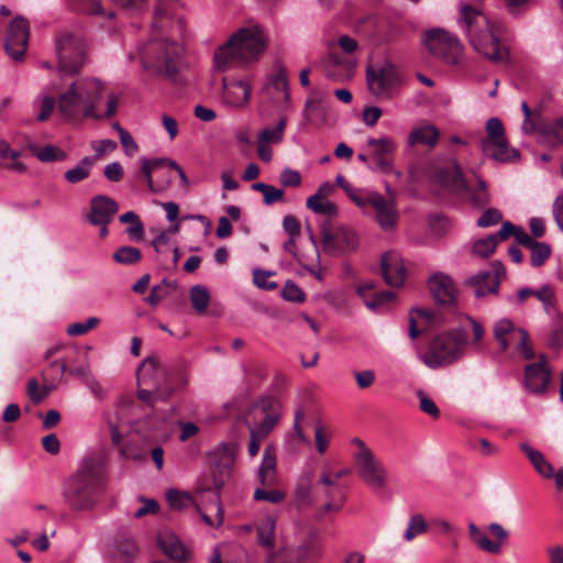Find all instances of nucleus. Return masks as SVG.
Listing matches in <instances>:
<instances>
[{
	"instance_id": "nucleus-49",
	"label": "nucleus",
	"mask_w": 563,
	"mask_h": 563,
	"mask_svg": "<svg viewBox=\"0 0 563 563\" xmlns=\"http://www.w3.org/2000/svg\"><path fill=\"white\" fill-rule=\"evenodd\" d=\"M497 244V235L489 234L473 244V252L478 256L488 257L495 252Z\"/></svg>"
},
{
	"instance_id": "nucleus-57",
	"label": "nucleus",
	"mask_w": 563,
	"mask_h": 563,
	"mask_svg": "<svg viewBox=\"0 0 563 563\" xmlns=\"http://www.w3.org/2000/svg\"><path fill=\"white\" fill-rule=\"evenodd\" d=\"M286 498V494L283 490L274 489V490H265L262 488H257L254 492L255 500H265L271 504H279L284 501Z\"/></svg>"
},
{
	"instance_id": "nucleus-51",
	"label": "nucleus",
	"mask_w": 563,
	"mask_h": 563,
	"mask_svg": "<svg viewBox=\"0 0 563 563\" xmlns=\"http://www.w3.org/2000/svg\"><path fill=\"white\" fill-rule=\"evenodd\" d=\"M529 250L531 251L530 261L533 267L543 265L551 254L550 245L544 242L536 241Z\"/></svg>"
},
{
	"instance_id": "nucleus-9",
	"label": "nucleus",
	"mask_w": 563,
	"mask_h": 563,
	"mask_svg": "<svg viewBox=\"0 0 563 563\" xmlns=\"http://www.w3.org/2000/svg\"><path fill=\"white\" fill-rule=\"evenodd\" d=\"M57 68L62 74L76 75L85 63V44L80 38L64 34L56 40Z\"/></svg>"
},
{
	"instance_id": "nucleus-26",
	"label": "nucleus",
	"mask_w": 563,
	"mask_h": 563,
	"mask_svg": "<svg viewBox=\"0 0 563 563\" xmlns=\"http://www.w3.org/2000/svg\"><path fill=\"white\" fill-rule=\"evenodd\" d=\"M382 271L387 285L399 287L406 279V268L399 253L387 252L382 257Z\"/></svg>"
},
{
	"instance_id": "nucleus-63",
	"label": "nucleus",
	"mask_w": 563,
	"mask_h": 563,
	"mask_svg": "<svg viewBox=\"0 0 563 563\" xmlns=\"http://www.w3.org/2000/svg\"><path fill=\"white\" fill-rule=\"evenodd\" d=\"M279 181L284 187H298L301 184V176L297 170L284 168L279 175Z\"/></svg>"
},
{
	"instance_id": "nucleus-31",
	"label": "nucleus",
	"mask_w": 563,
	"mask_h": 563,
	"mask_svg": "<svg viewBox=\"0 0 563 563\" xmlns=\"http://www.w3.org/2000/svg\"><path fill=\"white\" fill-rule=\"evenodd\" d=\"M498 273L483 271L467 279V285L474 288L476 297L496 294L499 287Z\"/></svg>"
},
{
	"instance_id": "nucleus-58",
	"label": "nucleus",
	"mask_w": 563,
	"mask_h": 563,
	"mask_svg": "<svg viewBox=\"0 0 563 563\" xmlns=\"http://www.w3.org/2000/svg\"><path fill=\"white\" fill-rule=\"evenodd\" d=\"M503 219V214L498 209L488 208L484 211V213L477 219L476 224L479 228H488L499 223Z\"/></svg>"
},
{
	"instance_id": "nucleus-15",
	"label": "nucleus",
	"mask_w": 563,
	"mask_h": 563,
	"mask_svg": "<svg viewBox=\"0 0 563 563\" xmlns=\"http://www.w3.org/2000/svg\"><path fill=\"white\" fill-rule=\"evenodd\" d=\"M166 167H170L178 174L184 186L188 185L189 181H188V178H187L184 169L175 161L169 159V158H152V159H150V158L143 157V158H141V172L146 180V184H147V187L150 188V190L163 191L170 185L172 177H167L165 180L157 181V183H154L152 179L153 173L165 172Z\"/></svg>"
},
{
	"instance_id": "nucleus-7",
	"label": "nucleus",
	"mask_w": 563,
	"mask_h": 563,
	"mask_svg": "<svg viewBox=\"0 0 563 563\" xmlns=\"http://www.w3.org/2000/svg\"><path fill=\"white\" fill-rule=\"evenodd\" d=\"M282 412V405L277 398L273 396L258 398L249 411L251 418L249 431L266 438L279 423Z\"/></svg>"
},
{
	"instance_id": "nucleus-27",
	"label": "nucleus",
	"mask_w": 563,
	"mask_h": 563,
	"mask_svg": "<svg viewBox=\"0 0 563 563\" xmlns=\"http://www.w3.org/2000/svg\"><path fill=\"white\" fill-rule=\"evenodd\" d=\"M325 98L327 93L321 90L313 89L310 92L303 108V115L310 124L322 125L327 122L328 106L324 102Z\"/></svg>"
},
{
	"instance_id": "nucleus-60",
	"label": "nucleus",
	"mask_w": 563,
	"mask_h": 563,
	"mask_svg": "<svg viewBox=\"0 0 563 563\" xmlns=\"http://www.w3.org/2000/svg\"><path fill=\"white\" fill-rule=\"evenodd\" d=\"M271 275H272L271 272H266V271L256 268L253 271V282L261 289H265V290L275 289L277 287V283L268 280Z\"/></svg>"
},
{
	"instance_id": "nucleus-6",
	"label": "nucleus",
	"mask_w": 563,
	"mask_h": 563,
	"mask_svg": "<svg viewBox=\"0 0 563 563\" xmlns=\"http://www.w3.org/2000/svg\"><path fill=\"white\" fill-rule=\"evenodd\" d=\"M183 48L175 42L157 40L148 43L141 53L142 64L146 69L173 78L179 69Z\"/></svg>"
},
{
	"instance_id": "nucleus-32",
	"label": "nucleus",
	"mask_w": 563,
	"mask_h": 563,
	"mask_svg": "<svg viewBox=\"0 0 563 563\" xmlns=\"http://www.w3.org/2000/svg\"><path fill=\"white\" fill-rule=\"evenodd\" d=\"M239 446L234 442H222L209 453L216 465L231 470L234 464Z\"/></svg>"
},
{
	"instance_id": "nucleus-28",
	"label": "nucleus",
	"mask_w": 563,
	"mask_h": 563,
	"mask_svg": "<svg viewBox=\"0 0 563 563\" xmlns=\"http://www.w3.org/2000/svg\"><path fill=\"white\" fill-rule=\"evenodd\" d=\"M223 85V99L224 101L234 108H242L249 103L252 88L246 81L231 80L228 81L225 78L222 81Z\"/></svg>"
},
{
	"instance_id": "nucleus-4",
	"label": "nucleus",
	"mask_w": 563,
	"mask_h": 563,
	"mask_svg": "<svg viewBox=\"0 0 563 563\" xmlns=\"http://www.w3.org/2000/svg\"><path fill=\"white\" fill-rule=\"evenodd\" d=\"M102 82L97 78H81L71 81L67 89L58 95L59 112L69 119L77 117L101 118L96 107L101 100Z\"/></svg>"
},
{
	"instance_id": "nucleus-40",
	"label": "nucleus",
	"mask_w": 563,
	"mask_h": 563,
	"mask_svg": "<svg viewBox=\"0 0 563 563\" xmlns=\"http://www.w3.org/2000/svg\"><path fill=\"white\" fill-rule=\"evenodd\" d=\"M96 163V157H82L76 166L65 172L64 177L69 184H78L87 179Z\"/></svg>"
},
{
	"instance_id": "nucleus-30",
	"label": "nucleus",
	"mask_w": 563,
	"mask_h": 563,
	"mask_svg": "<svg viewBox=\"0 0 563 563\" xmlns=\"http://www.w3.org/2000/svg\"><path fill=\"white\" fill-rule=\"evenodd\" d=\"M265 90L271 100L275 104H285V107L289 106L290 93L288 79L285 70L280 69L277 74H275L274 77L266 85Z\"/></svg>"
},
{
	"instance_id": "nucleus-52",
	"label": "nucleus",
	"mask_w": 563,
	"mask_h": 563,
	"mask_svg": "<svg viewBox=\"0 0 563 563\" xmlns=\"http://www.w3.org/2000/svg\"><path fill=\"white\" fill-rule=\"evenodd\" d=\"M174 394V389L164 387L159 388V393L140 388L137 390V398L150 406H154L157 399L167 400Z\"/></svg>"
},
{
	"instance_id": "nucleus-45",
	"label": "nucleus",
	"mask_w": 563,
	"mask_h": 563,
	"mask_svg": "<svg viewBox=\"0 0 563 563\" xmlns=\"http://www.w3.org/2000/svg\"><path fill=\"white\" fill-rule=\"evenodd\" d=\"M190 300L198 313L207 310L210 302V295L205 286L196 285L190 289Z\"/></svg>"
},
{
	"instance_id": "nucleus-21",
	"label": "nucleus",
	"mask_w": 563,
	"mask_h": 563,
	"mask_svg": "<svg viewBox=\"0 0 563 563\" xmlns=\"http://www.w3.org/2000/svg\"><path fill=\"white\" fill-rule=\"evenodd\" d=\"M169 376L168 368L162 364L156 357L145 358L137 369V383L139 385H148L156 388V393H159L161 379L167 383Z\"/></svg>"
},
{
	"instance_id": "nucleus-5",
	"label": "nucleus",
	"mask_w": 563,
	"mask_h": 563,
	"mask_svg": "<svg viewBox=\"0 0 563 563\" xmlns=\"http://www.w3.org/2000/svg\"><path fill=\"white\" fill-rule=\"evenodd\" d=\"M101 477L100 460L95 456L85 457L66 484L64 497L67 505L77 511L91 509L96 504V492Z\"/></svg>"
},
{
	"instance_id": "nucleus-41",
	"label": "nucleus",
	"mask_w": 563,
	"mask_h": 563,
	"mask_svg": "<svg viewBox=\"0 0 563 563\" xmlns=\"http://www.w3.org/2000/svg\"><path fill=\"white\" fill-rule=\"evenodd\" d=\"M286 118H280L275 128H265L257 134V143L264 144H278L284 139V131L286 128Z\"/></svg>"
},
{
	"instance_id": "nucleus-16",
	"label": "nucleus",
	"mask_w": 563,
	"mask_h": 563,
	"mask_svg": "<svg viewBox=\"0 0 563 563\" xmlns=\"http://www.w3.org/2000/svg\"><path fill=\"white\" fill-rule=\"evenodd\" d=\"M396 147V142L390 136L368 137L366 148L369 150L371 162L374 164L371 168L384 174L391 173Z\"/></svg>"
},
{
	"instance_id": "nucleus-61",
	"label": "nucleus",
	"mask_w": 563,
	"mask_h": 563,
	"mask_svg": "<svg viewBox=\"0 0 563 563\" xmlns=\"http://www.w3.org/2000/svg\"><path fill=\"white\" fill-rule=\"evenodd\" d=\"M417 396L419 398V407L423 412L428 413L432 418H438L440 416V410L434 401L429 398L422 390H418Z\"/></svg>"
},
{
	"instance_id": "nucleus-33",
	"label": "nucleus",
	"mask_w": 563,
	"mask_h": 563,
	"mask_svg": "<svg viewBox=\"0 0 563 563\" xmlns=\"http://www.w3.org/2000/svg\"><path fill=\"white\" fill-rule=\"evenodd\" d=\"M276 474V452L273 445H267L264 450L262 463L258 470V477L263 486H269L275 482Z\"/></svg>"
},
{
	"instance_id": "nucleus-39",
	"label": "nucleus",
	"mask_w": 563,
	"mask_h": 563,
	"mask_svg": "<svg viewBox=\"0 0 563 563\" xmlns=\"http://www.w3.org/2000/svg\"><path fill=\"white\" fill-rule=\"evenodd\" d=\"M27 148L32 155L43 163L64 162L67 158L65 151L52 144H47L43 147L36 144H29Z\"/></svg>"
},
{
	"instance_id": "nucleus-54",
	"label": "nucleus",
	"mask_w": 563,
	"mask_h": 563,
	"mask_svg": "<svg viewBox=\"0 0 563 563\" xmlns=\"http://www.w3.org/2000/svg\"><path fill=\"white\" fill-rule=\"evenodd\" d=\"M335 184L340 186L349 198L358 207L363 206L364 201V191L363 189H354L345 179V177L341 174L336 175Z\"/></svg>"
},
{
	"instance_id": "nucleus-2",
	"label": "nucleus",
	"mask_w": 563,
	"mask_h": 563,
	"mask_svg": "<svg viewBox=\"0 0 563 563\" xmlns=\"http://www.w3.org/2000/svg\"><path fill=\"white\" fill-rule=\"evenodd\" d=\"M457 23L477 54L493 63H500L508 58V48L499 37L500 25L481 10L463 4Z\"/></svg>"
},
{
	"instance_id": "nucleus-19",
	"label": "nucleus",
	"mask_w": 563,
	"mask_h": 563,
	"mask_svg": "<svg viewBox=\"0 0 563 563\" xmlns=\"http://www.w3.org/2000/svg\"><path fill=\"white\" fill-rule=\"evenodd\" d=\"M552 377L547 356L539 355V361L525 367L523 385L528 391L536 395L547 393Z\"/></svg>"
},
{
	"instance_id": "nucleus-44",
	"label": "nucleus",
	"mask_w": 563,
	"mask_h": 563,
	"mask_svg": "<svg viewBox=\"0 0 563 563\" xmlns=\"http://www.w3.org/2000/svg\"><path fill=\"white\" fill-rule=\"evenodd\" d=\"M252 189L263 195L264 203L271 206L284 197V190L265 183H254Z\"/></svg>"
},
{
	"instance_id": "nucleus-24",
	"label": "nucleus",
	"mask_w": 563,
	"mask_h": 563,
	"mask_svg": "<svg viewBox=\"0 0 563 563\" xmlns=\"http://www.w3.org/2000/svg\"><path fill=\"white\" fill-rule=\"evenodd\" d=\"M119 210V206L112 198L98 195L90 200L88 221L91 224H109Z\"/></svg>"
},
{
	"instance_id": "nucleus-8",
	"label": "nucleus",
	"mask_w": 563,
	"mask_h": 563,
	"mask_svg": "<svg viewBox=\"0 0 563 563\" xmlns=\"http://www.w3.org/2000/svg\"><path fill=\"white\" fill-rule=\"evenodd\" d=\"M493 334L501 352H506L511 345H515L525 360L534 357L528 331L516 327L510 319L498 320L494 324Z\"/></svg>"
},
{
	"instance_id": "nucleus-14",
	"label": "nucleus",
	"mask_w": 563,
	"mask_h": 563,
	"mask_svg": "<svg viewBox=\"0 0 563 563\" xmlns=\"http://www.w3.org/2000/svg\"><path fill=\"white\" fill-rule=\"evenodd\" d=\"M318 486L320 498L324 503L318 508L317 518H323L329 512H339L344 506L345 496L328 468L320 472Z\"/></svg>"
},
{
	"instance_id": "nucleus-55",
	"label": "nucleus",
	"mask_w": 563,
	"mask_h": 563,
	"mask_svg": "<svg viewBox=\"0 0 563 563\" xmlns=\"http://www.w3.org/2000/svg\"><path fill=\"white\" fill-rule=\"evenodd\" d=\"M97 317H90L85 322L71 323L67 327L66 332L70 336L84 335L99 324Z\"/></svg>"
},
{
	"instance_id": "nucleus-35",
	"label": "nucleus",
	"mask_w": 563,
	"mask_h": 563,
	"mask_svg": "<svg viewBox=\"0 0 563 563\" xmlns=\"http://www.w3.org/2000/svg\"><path fill=\"white\" fill-rule=\"evenodd\" d=\"M294 501L297 508H309L314 504L312 494L311 477L309 475H301L298 478L294 493Z\"/></svg>"
},
{
	"instance_id": "nucleus-3",
	"label": "nucleus",
	"mask_w": 563,
	"mask_h": 563,
	"mask_svg": "<svg viewBox=\"0 0 563 563\" xmlns=\"http://www.w3.org/2000/svg\"><path fill=\"white\" fill-rule=\"evenodd\" d=\"M267 41L264 30L257 24L239 29L216 51L213 56L216 69L224 71L257 62L266 49Z\"/></svg>"
},
{
	"instance_id": "nucleus-13",
	"label": "nucleus",
	"mask_w": 563,
	"mask_h": 563,
	"mask_svg": "<svg viewBox=\"0 0 563 563\" xmlns=\"http://www.w3.org/2000/svg\"><path fill=\"white\" fill-rule=\"evenodd\" d=\"M355 468L360 478L373 489H383L387 484V471L371 451L354 455Z\"/></svg>"
},
{
	"instance_id": "nucleus-46",
	"label": "nucleus",
	"mask_w": 563,
	"mask_h": 563,
	"mask_svg": "<svg viewBox=\"0 0 563 563\" xmlns=\"http://www.w3.org/2000/svg\"><path fill=\"white\" fill-rule=\"evenodd\" d=\"M539 133L547 137L548 142L553 145H563V117L555 120L552 124L540 126Z\"/></svg>"
},
{
	"instance_id": "nucleus-29",
	"label": "nucleus",
	"mask_w": 563,
	"mask_h": 563,
	"mask_svg": "<svg viewBox=\"0 0 563 563\" xmlns=\"http://www.w3.org/2000/svg\"><path fill=\"white\" fill-rule=\"evenodd\" d=\"M429 288L434 299L441 305L455 301V288L450 276L438 273L430 277Z\"/></svg>"
},
{
	"instance_id": "nucleus-62",
	"label": "nucleus",
	"mask_w": 563,
	"mask_h": 563,
	"mask_svg": "<svg viewBox=\"0 0 563 563\" xmlns=\"http://www.w3.org/2000/svg\"><path fill=\"white\" fill-rule=\"evenodd\" d=\"M395 298V294L390 290L376 291L369 299H365V305L369 309H375L385 302H389Z\"/></svg>"
},
{
	"instance_id": "nucleus-48",
	"label": "nucleus",
	"mask_w": 563,
	"mask_h": 563,
	"mask_svg": "<svg viewBox=\"0 0 563 563\" xmlns=\"http://www.w3.org/2000/svg\"><path fill=\"white\" fill-rule=\"evenodd\" d=\"M176 285L169 283L166 279L161 285L153 286L150 295L146 297V302L153 307H156L165 297L169 295V291L175 289Z\"/></svg>"
},
{
	"instance_id": "nucleus-42",
	"label": "nucleus",
	"mask_w": 563,
	"mask_h": 563,
	"mask_svg": "<svg viewBox=\"0 0 563 563\" xmlns=\"http://www.w3.org/2000/svg\"><path fill=\"white\" fill-rule=\"evenodd\" d=\"M468 532L472 538V540L484 551L497 554L500 552V545L499 543H495L494 541L489 540L485 533H483L478 527L471 522L468 523Z\"/></svg>"
},
{
	"instance_id": "nucleus-17",
	"label": "nucleus",
	"mask_w": 563,
	"mask_h": 563,
	"mask_svg": "<svg viewBox=\"0 0 563 563\" xmlns=\"http://www.w3.org/2000/svg\"><path fill=\"white\" fill-rule=\"evenodd\" d=\"M230 471L231 470L214 464L211 471L210 483L206 482L196 489L197 495L200 497L205 498V495L208 494L210 501L217 506V527L221 526L224 519L223 508L220 503V490L225 485L230 476Z\"/></svg>"
},
{
	"instance_id": "nucleus-43",
	"label": "nucleus",
	"mask_w": 563,
	"mask_h": 563,
	"mask_svg": "<svg viewBox=\"0 0 563 563\" xmlns=\"http://www.w3.org/2000/svg\"><path fill=\"white\" fill-rule=\"evenodd\" d=\"M306 206L312 212L323 216L336 214V207L333 202L320 196H310L307 199Z\"/></svg>"
},
{
	"instance_id": "nucleus-36",
	"label": "nucleus",
	"mask_w": 563,
	"mask_h": 563,
	"mask_svg": "<svg viewBox=\"0 0 563 563\" xmlns=\"http://www.w3.org/2000/svg\"><path fill=\"white\" fill-rule=\"evenodd\" d=\"M275 528L276 519L273 516H267L256 526L257 543L269 551L275 547Z\"/></svg>"
},
{
	"instance_id": "nucleus-56",
	"label": "nucleus",
	"mask_w": 563,
	"mask_h": 563,
	"mask_svg": "<svg viewBox=\"0 0 563 563\" xmlns=\"http://www.w3.org/2000/svg\"><path fill=\"white\" fill-rule=\"evenodd\" d=\"M282 296L287 301L302 302L305 300V292L292 280L288 279L282 290Z\"/></svg>"
},
{
	"instance_id": "nucleus-23",
	"label": "nucleus",
	"mask_w": 563,
	"mask_h": 563,
	"mask_svg": "<svg viewBox=\"0 0 563 563\" xmlns=\"http://www.w3.org/2000/svg\"><path fill=\"white\" fill-rule=\"evenodd\" d=\"M433 181L453 191H468L460 165L456 161H450L438 166L433 173Z\"/></svg>"
},
{
	"instance_id": "nucleus-34",
	"label": "nucleus",
	"mask_w": 563,
	"mask_h": 563,
	"mask_svg": "<svg viewBox=\"0 0 563 563\" xmlns=\"http://www.w3.org/2000/svg\"><path fill=\"white\" fill-rule=\"evenodd\" d=\"M158 544L162 551L173 560L185 561L188 556V550L175 534L159 536Z\"/></svg>"
},
{
	"instance_id": "nucleus-25",
	"label": "nucleus",
	"mask_w": 563,
	"mask_h": 563,
	"mask_svg": "<svg viewBox=\"0 0 563 563\" xmlns=\"http://www.w3.org/2000/svg\"><path fill=\"white\" fill-rule=\"evenodd\" d=\"M166 498L168 500L169 506L175 510H184L190 506H194L200 514L206 525L210 527L216 526V523H213L212 519L205 512L202 508L203 497H200L197 494L195 496H191L187 492H181L177 489H168L166 493Z\"/></svg>"
},
{
	"instance_id": "nucleus-12",
	"label": "nucleus",
	"mask_w": 563,
	"mask_h": 563,
	"mask_svg": "<svg viewBox=\"0 0 563 563\" xmlns=\"http://www.w3.org/2000/svg\"><path fill=\"white\" fill-rule=\"evenodd\" d=\"M487 136L482 140L483 152L499 162L510 161L517 152L508 146L503 122L498 118H490L486 122Z\"/></svg>"
},
{
	"instance_id": "nucleus-59",
	"label": "nucleus",
	"mask_w": 563,
	"mask_h": 563,
	"mask_svg": "<svg viewBox=\"0 0 563 563\" xmlns=\"http://www.w3.org/2000/svg\"><path fill=\"white\" fill-rule=\"evenodd\" d=\"M521 110L525 114V120L522 122V131L526 133V134H531L536 131L539 132V129L538 125H537V122H536V115L532 113L530 107L528 106V103L526 101H522L521 102Z\"/></svg>"
},
{
	"instance_id": "nucleus-38",
	"label": "nucleus",
	"mask_w": 563,
	"mask_h": 563,
	"mask_svg": "<svg viewBox=\"0 0 563 563\" xmlns=\"http://www.w3.org/2000/svg\"><path fill=\"white\" fill-rule=\"evenodd\" d=\"M439 140V131L434 125H426L413 129L408 135L409 146L417 144L434 146Z\"/></svg>"
},
{
	"instance_id": "nucleus-18",
	"label": "nucleus",
	"mask_w": 563,
	"mask_h": 563,
	"mask_svg": "<svg viewBox=\"0 0 563 563\" xmlns=\"http://www.w3.org/2000/svg\"><path fill=\"white\" fill-rule=\"evenodd\" d=\"M30 37V25L23 16L14 18L7 33L4 49L13 59H20L27 47Z\"/></svg>"
},
{
	"instance_id": "nucleus-1",
	"label": "nucleus",
	"mask_w": 563,
	"mask_h": 563,
	"mask_svg": "<svg viewBox=\"0 0 563 563\" xmlns=\"http://www.w3.org/2000/svg\"><path fill=\"white\" fill-rule=\"evenodd\" d=\"M466 323L432 338L421 361L429 368L446 367L462 358L467 345L477 346L484 336V328L472 317Z\"/></svg>"
},
{
	"instance_id": "nucleus-50",
	"label": "nucleus",
	"mask_w": 563,
	"mask_h": 563,
	"mask_svg": "<svg viewBox=\"0 0 563 563\" xmlns=\"http://www.w3.org/2000/svg\"><path fill=\"white\" fill-rule=\"evenodd\" d=\"M427 529L428 526L423 516L421 514H415L409 519L404 537L406 541H411L416 536L424 533Z\"/></svg>"
},
{
	"instance_id": "nucleus-53",
	"label": "nucleus",
	"mask_w": 563,
	"mask_h": 563,
	"mask_svg": "<svg viewBox=\"0 0 563 563\" xmlns=\"http://www.w3.org/2000/svg\"><path fill=\"white\" fill-rule=\"evenodd\" d=\"M120 454L124 460L140 462L146 459L147 452L139 443L129 442L120 449Z\"/></svg>"
},
{
	"instance_id": "nucleus-47",
	"label": "nucleus",
	"mask_w": 563,
	"mask_h": 563,
	"mask_svg": "<svg viewBox=\"0 0 563 563\" xmlns=\"http://www.w3.org/2000/svg\"><path fill=\"white\" fill-rule=\"evenodd\" d=\"M113 260L119 264L132 265L140 262L142 254L137 247L122 246L112 255Z\"/></svg>"
},
{
	"instance_id": "nucleus-22",
	"label": "nucleus",
	"mask_w": 563,
	"mask_h": 563,
	"mask_svg": "<svg viewBox=\"0 0 563 563\" xmlns=\"http://www.w3.org/2000/svg\"><path fill=\"white\" fill-rule=\"evenodd\" d=\"M322 243L328 252H350L357 249L358 238L353 230L347 228H341L335 233L324 229L322 232Z\"/></svg>"
},
{
	"instance_id": "nucleus-64",
	"label": "nucleus",
	"mask_w": 563,
	"mask_h": 563,
	"mask_svg": "<svg viewBox=\"0 0 563 563\" xmlns=\"http://www.w3.org/2000/svg\"><path fill=\"white\" fill-rule=\"evenodd\" d=\"M35 378H31L26 384V391L34 404L42 402L47 397V391H42Z\"/></svg>"
},
{
	"instance_id": "nucleus-37",
	"label": "nucleus",
	"mask_w": 563,
	"mask_h": 563,
	"mask_svg": "<svg viewBox=\"0 0 563 563\" xmlns=\"http://www.w3.org/2000/svg\"><path fill=\"white\" fill-rule=\"evenodd\" d=\"M520 448L541 476L544 478H551L554 475L553 466L545 460L544 455L540 451L533 449L527 443H522Z\"/></svg>"
},
{
	"instance_id": "nucleus-20",
	"label": "nucleus",
	"mask_w": 563,
	"mask_h": 563,
	"mask_svg": "<svg viewBox=\"0 0 563 563\" xmlns=\"http://www.w3.org/2000/svg\"><path fill=\"white\" fill-rule=\"evenodd\" d=\"M366 79L369 91L377 97L389 96L399 81L397 71L390 64H386L377 70L368 67Z\"/></svg>"
},
{
	"instance_id": "nucleus-10",
	"label": "nucleus",
	"mask_w": 563,
	"mask_h": 563,
	"mask_svg": "<svg viewBox=\"0 0 563 563\" xmlns=\"http://www.w3.org/2000/svg\"><path fill=\"white\" fill-rule=\"evenodd\" d=\"M428 51L448 64H456L463 52L460 40L443 29L430 30L424 35Z\"/></svg>"
},
{
	"instance_id": "nucleus-11",
	"label": "nucleus",
	"mask_w": 563,
	"mask_h": 563,
	"mask_svg": "<svg viewBox=\"0 0 563 563\" xmlns=\"http://www.w3.org/2000/svg\"><path fill=\"white\" fill-rule=\"evenodd\" d=\"M363 201L364 205L358 206V208H361L364 213H368L371 209L375 221L384 231L391 230L396 227L399 212L393 199H386L378 191L367 190L364 191Z\"/></svg>"
}]
</instances>
